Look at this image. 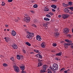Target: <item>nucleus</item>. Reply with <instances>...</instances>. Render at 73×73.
I'll use <instances>...</instances> for the list:
<instances>
[{
	"mask_svg": "<svg viewBox=\"0 0 73 73\" xmlns=\"http://www.w3.org/2000/svg\"><path fill=\"white\" fill-rule=\"evenodd\" d=\"M23 20L24 21L26 22L27 23H29L31 21V18L27 15H25V18Z\"/></svg>",
	"mask_w": 73,
	"mask_h": 73,
	"instance_id": "obj_1",
	"label": "nucleus"
},
{
	"mask_svg": "<svg viewBox=\"0 0 73 73\" xmlns=\"http://www.w3.org/2000/svg\"><path fill=\"white\" fill-rule=\"evenodd\" d=\"M27 33L29 34L27 35V37L28 38H29L30 39H32V38H33V37L34 36V33H30L28 32H27Z\"/></svg>",
	"mask_w": 73,
	"mask_h": 73,
	"instance_id": "obj_2",
	"label": "nucleus"
},
{
	"mask_svg": "<svg viewBox=\"0 0 73 73\" xmlns=\"http://www.w3.org/2000/svg\"><path fill=\"white\" fill-rule=\"evenodd\" d=\"M47 68L48 66L47 65H43V68L40 70V72L41 73H44L45 71H46V69H47Z\"/></svg>",
	"mask_w": 73,
	"mask_h": 73,
	"instance_id": "obj_3",
	"label": "nucleus"
},
{
	"mask_svg": "<svg viewBox=\"0 0 73 73\" xmlns=\"http://www.w3.org/2000/svg\"><path fill=\"white\" fill-rule=\"evenodd\" d=\"M53 67V69L55 70H57L58 69V64H54L52 65Z\"/></svg>",
	"mask_w": 73,
	"mask_h": 73,
	"instance_id": "obj_4",
	"label": "nucleus"
},
{
	"mask_svg": "<svg viewBox=\"0 0 73 73\" xmlns=\"http://www.w3.org/2000/svg\"><path fill=\"white\" fill-rule=\"evenodd\" d=\"M13 68L14 69V70L16 72H17L18 73L20 72V69H19V68L17 66H13Z\"/></svg>",
	"mask_w": 73,
	"mask_h": 73,
	"instance_id": "obj_5",
	"label": "nucleus"
},
{
	"mask_svg": "<svg viewBox=\"0 0 73 73\" xmlns=\"http://www.w3.org/2000/svg\"><path fill=\"white\" fill-rule=\"evenodd\" d=\"M69 15L68 14H64L62 15V16L63 17V19H65L69 17Z\"/></svg>",
	"mask_w": 73,
	"mask_h": 73,
	"instance_id": "obj_6",
	"label": "nucleus"
},
{
	"mask_svg": "<svg viewBox=\"0 0 73 73\" xmlns=\"http://www.w3.org/2000/svg\"><path fill=\"white\" fill-rule=\"evenodd\" d=\"M11 46L13 49H17V46L15 44H12L11 45Z\"/></svg>",
	"mask_w": 73,
	"mask_h": 73,
	"instance_id": "obj_7",
	"label": "nucleus"
},
{
	"mask_svg": "<svg viewBox=\"0 0 73 73\" xmlns=\"http://www.w3.org/2000/svg\"><path fill=\"white\" fill-rule=\"evenodd\" d=\"M60 34L59 33L57 32L56 33H54V36H55L56 38H57V37H58L60 36Z\"/></svg>",
	"mask_w": 73,
	"mask_h": 73,
	"instance_id": "obj_8",
	"label": "nucleus"
},
{
	"mask_svg": "<svg viewBox=\"0 0 73 73\" xmlns=\"http://www.w3.org/2000/svg\"><path fill=\"white\" fill-rule=\"evenodd\" d=\"M36 38L38 41H40L41 40V38L40 35H37L36 36Z\"/></svg>",
	"mask_w": 73,
	"mask_h": 73,
	"instance_id": "obj_9",
	"label": "nucleus"
},
{
	"mask_svg": "<svg viewBox=\"0 0 73 73\" xmlns=\"http://www.w3.org/2000/svg\"><path fill=\"white\" fill-rule=\"evenodd\" d=\"M69 29L66 28L64 30V32L65 33H68V32H69Z\"/></svg>",
	"mask_w": 73,
	"mask_h": 73,
	"instance_id": "obj_10",
	"label": "nucleus"
},
{
	"mask_svg": "<svg viewBox=\"0 0 73 73\" xmlns=\"http://www.w3.org/2000/svg\"><path fill=\"white\" fill-rule=\"evenodd\" d=\"M42 48H44L45 47V46H46V43L44 42H43L41 45Z\"/></svg>",
	"mask_w": 73,
	"mask_h": 73,
	"instance_id": "obj_11",
	"label": "nucleus"
},
{
	"mask_svg": "<svg viewBox=\"0 0 73 73\" xmlns=\"http://www.w3.org/2000/svg\"><path fill=\"white\" fill-rule=\"evenodd\" d=\"M11 34L13 36H15L16 35V33L15 31L12 30L11 31Z\"/></svg>",
	"mask_w": 73,
	"mask_h": 73,
	"instance_id": "obj_12",
	"label": "nucleus"
},
{
	"mask_svg": "<svg viewBox=\"0 0 73 73\" xmlns=\"http://www.w3.org/2000/svg\"><path fill=\"white\" fill-rule=\"evenodd\" d=\"M20 67L21 70H24L25 69V66H24V65L23 64H22L20 66Z\"/></svg>",
	"mask_w": 73,
	"mask_h": 73,
	"instance_id": "obj_13",
	"label": "nucleus"
},
{
	"mask_svg": "<svg viewBox=\"0 0 73 73\" xmlns=\"http://www.w3.org/2000/svg\"><path fill=\"white\" fill-rule=\"evenodd\" d=\"M5 40L6 42H9L11 41V39L8 38H5Z\"/></svg>",
	"mask_w": 73,
	"mask_h": 73,
	"instance_id": "obj_14",
	"label": "nucleus"
},
{
	"mask_svg": "<svg viewBox=\"0 0 73 73\" xmlns=\"http://www.w3.org/2000/svg\"><path fill=\"white\" fill-rule=\"evenodd\" d=\"M64 12H66V13H68L69 11V10L67 8L65 9L64 10Z\"/></svg>",
	"mask_w": 73,
	"mask_h": 73,
	"instance_id": "obj_15",
	"label": "nucleus"
},
{
	"mask_svg": "<svg viewBox=\"0 0 73 73\" xmlns=\"http://www.w3.org/2000/svg\"><path fill=\"white\" fill-rule=\"evenodd\" d=\"M51 7L52 8H53L54 9H56L57 8V6L55 5H52L51 6Z\"/></svg>",
	"mask_w": 73,
	"mask_h": 73,
	"instance_id": "obj_16",
	"label": "nucleus"
},
{
	"mask_svg": "<svg viewBox=\"0 0 73 73\" xmlns=\"http://www.w3.org/2000/svg\"><path fill=\"white\" fill-rule=\"evenodd\" d=\"M65 41L66 42H70V43L72 42L71 40H69L68 39H66L65 40Z\"/></svg>",
	"mask_w": 73,
	"mask_h": 73,
	"instance_id": "obj_17",
	"label": "nucleus"
},
{
	"mask_svg": "<svg viewBox=\"0 0 73 73\" xmlns=\"http://www.w3.org/2000/svg\"><path fill=\"white\" fill-rule=\"evenodd\" d=\"M52 45L54 47H55L57 45V44L55 42L53 43H52Z\"/></svg>",
	"mask_w": 73,
	"mask_h": 73,
	"instance_id": "obj_18",
	"label": "nucleus"
},
{
	"mask_svg": "<svg viewBox=\"0 0 73 73\" xmlns=\"http://www.w3.org/2000/svg\"><path fill=\"white\" fill-rule=\"evenodd\" d=\"M44 20L45 21H49V20H50V19L48 18H44Z\"/></svg>",
	"mask_w": 73,
	"mask_h": 73,
	"instance_id": "obj_19",
	"label": "nucleus"
},
{
	"mask_svg": "<svg viewBox=\"0 0 73 73\" xmlns=\"http://www.w3.org/2000/svg\"><path fill=\"white\" fill-rule=\"evenodd\" d=\"M47 72L48 73H52V71L49 69H48L47 70Z\"/></svg>",
	"mask_w": 73,
	"mask_h": 73,
	"instance_id": "obj_20",
	"label": "nucleus"
},
{
	"mask_svg": "<svg viewBox=\"0 0 73 73\" xmlns=\"http://www.w3.org/2000/svg\"><path fill=\"white\" fill-rule=\"evenodd\" d=\"M43 25L44 27H48V24L46 23L43 24Z\"/></svg>",
	"mask_w": 73,
	"mask_h": 73,
	"instance_id": "obj_21",
	"label": "nucleus"
},
{
	"mask_svg": "<svg viewBox=\"0 0 73 73\" xmlns=\"http://www.w3.org/2000/svg\"><path fill=\"white\" fill-rule=\"evenodd\" d=\"M3 66H4V67H7L8 66V64L6 63H3Z\"/></svg>",
	"mask_w": 73,
	"mask_h": 73,
	"instance_id": "obj_22",
	"label": "nucleus"
},
{
	"mask_svg": "<svg viewBox=\"0 0 73 73\" xmlns=\"http://www.w3.org/2000/svg\"><path fill=\"white\" fill-rule=\"evenodd\" d=\"M26 44H27V45H28V46H31V44H30L29 42H25Z\"/></svg>",
	"mask_w": 73,
	"mask_h": 73,
	"instance_id": "obj_23",
	"label": "nucleus"
},
{
	"mask_svg": "<svg viewBox=\"0 0 73 73\" xmlns=\"http://www.w3.org/2000/svg\"><path fill=\"white\" fill-rule=\"evenodd\" d=\"M17 59H18V60H20V55H17Z\"/></svg>",
	"mask_w": 73,
	"mask_h": 73,
	"instance_id": "obj_24",
	"label": "nucleus"
},
{
	"mask_svg": "<svg viewBox=\"0 0 73 73\" xmlns=\"http://www.w3.org/2000/svg\"><path fill=\"white\" fill-rule=\"evenodd\" d=\"M62 5L63 6H64V7H67V6L68 5L67 4H65L64 3H63Z\"/></svg>",
	"mask_w": 73,
	"mask_h": 73,
	"instance_id": "obj_25",
	"label": "nucleus"
},
{
	"mask_svg": "<svg viewBox=\"0 0 73 73\" xmlns=\"http://www.w3.org/2000/svg\"><path fill=\"white\" fill-rule=\"evenodd\" d=\"M42 63L40 62H39L38 63V66H42Z\"/></svg>",
	"mask_w": 73,
	"mask_h": 73,
	"instance_id": "obj_26",
	"label": "nucleus"
},
{
	"mask_svg": "<svg viewBox=\"0 0 73 73\" xmlns=\"http://www.w3.org/2000/svg\"><path fill=\"white\" fill-rule=\"evenodd\" d=\"M38 7V6L37 4H35L33 6V7H34V8H37Z\"/></svg>",
	"mask_w": 73,
	"mask_h": 73,
	"instance_id": "obj_27",
	"label": "nucleus"
},
{
	"mask_svg": "<svg viewBox=\"0 0 73 73\" xmlns=\"http://www.w3.org/2000/svg\"><path fill=\"white\" fill-rule=\"evenodd\" d=\"M20 19L19 17L17 18V19H16L17 20H16V21L17 22H18L20 20Z\"/></svg>",
	"mask_w": 73,
	"mask_h": 73,
	"instance_id": "obj_28",
	"label": "nucleus"
},
{
	"mask_svg": "<svg viewBox=\"0 0 73 73\" xmlns=\"http://www.w3.org/2000/svg\"><path fill=\"white\" fill-rule=\"evenodd\" d=\"M69 13H70V14H71V15L73 14V11H69Z\"/></svg>",
	"mask_w": 73,
	"mask_h": 73,
	"instance_id": "obj_29",
	"label": "nucleus"
},
{
	"mask_svg": "<svg viewBox=\"0 0 73 73\" xmlns=\"http://www.w3.org/2000/svg\"><path fill=\"white\" fill-rule=\"evenodd\" d=\"M67 37H68L70 38H72V35L70 34H68L67 35Z\"/></svg>",
	"mask_w": 73,
	"mask_h": 73,
	"instance_id": "obj_30",
	"label": "nucleus"
},
{
	"mask_svg": "<svg viewBox=\"0 0 73 73\" xmlns=\"http://www.w3.org/2000/svg\"><path fill=\"white\" fill-rule=\"evenodd\" d=\"M34 23H37V21L36 19H35L34 20Z\"/></svg>",
	"mask_w": 73,
	"mask_h": 73,
	"instance_id": "obj_31",
	"label": "nucleus"
},
{
	"mask_svg": "<svg viewBox=\"0 0 73 73\" xmlns=\"http://www.w3.org/2000/svg\"><path fill=\"white\" fill-rule=\"evenodd\" d=\"M69 9H70L72 11H73V7H70L69 8Z\"/></svg>",
	"mask_w": 73,
	"mask_h": 73,
	"instance_id": "obj_32",
	"label": "nucleus"
},
{
	"mask_svg": "<svg viewBox=\"0 0 73 73\" xmlns=\"http://www.w3.org/2000/svg\"><path fill=\"white\" fill-rule=\"evenodd\" d=\"M34 52H36V53H39V51H38V50H34Z\"/></svg>",
	"mask_w": 73,
	"mask_h": 73,
	"instance_id": "obj_33",
	"label": "nucleus"
},
{
	"mask_svg": "<svg viewBox=\"0 0 73 73\" xmlns=\"http://www.w3.org/2000/svg\"><path fill=\"white\" fill-rule=\"evenodd\" d=\"M61 54H62V52H60L59 53L57 54L56 55H61Z\"/></svg>",
	"mask_w": 73,
	"mask_h": 73,
	"instance_id": "obj_34",
	"label": "nucleus"
},
{
	"mask_svg": "<svg viewBox=\"0 0 73 73\" xmlns=\"http://www.w3.org/2000/svg\"><path fill=\"white\" fill-rule=\"evenodd\" d=\"M64 45H70V44L68 43H64Z\"/></svg>",
	"mask_w": 73,
	"mask_h": 73,
	"instance_id": "obj_35",
	"label": "nucleus"
},
{
	"mask_svg": "<svg viewBox=\"0 0 73 73\" xmlns=\"http://www.w3.org/2000/svg\"><path fill=\"white\" fill-rule=\"evenodd\" d=\"M2 6H4V5H5V3L3 2V1L2 2Z\"/></svg>",
	"mask_w": 73,
	"mask_h": 73,
	"instance_id": "obj_36",
	"label": "nucleus"
},
{
	"mask_svg": "<svg viewBox=\"0 0 73 73\" xmlns=\"http://www.w3.org/2000/svg\"><path fill=\"white\" fill-rule=\"evenodd\" d=\"M64 70H65L64 68H62L61 69L60 71H61V72H63V71H64Z\"/></svg>",
	"mask_w": 73,
	"mask_h": 73,
	"instance_id": "obj_37",
	"label": "nucleus"
},
{
	"mask_svg": "<svg viewBox=\"0 0 73 73\" xmlns=\"http://www.w3.org/2000/svg\"><path fill=\"white\" fill-rule=\"evenodd\" d=\"M32 27H35V28H36V27H36V25H35V24H33L32 25Z\"/></svg>",
	"mask_w": 73,
	"mask_h": 73,
	"instance_id": "obj_38",
	"label": "nucleus"
},
{
	"mask_svg": "<svg viewBox=\"0 0 73 73\" xmlns=\"http://www.w3.org/2000/svg\"><path fill=\"white\" fill-rule=\"evenodd\" d=\"M46 17H51L48 14H46Z\"/></svg>",
	"mask_w": 73,
	"mask_h": 73,
	"instance_id": "obj_39",
	"label": "nucleus"
},
{
	"mask_svg": "<svg viewBox=\"0 0 73 73\" xmlns=\"http://www.w3.org/2000/svg\"><path fill=\"white\" fill-rule=\"evenodd\" d=\"M68 4L70 5H72V3L71 2H70L68 3Z\"/></svg>",
	"mask_w": 73,
	"mask_h": 73,
	"instance_id": "obj_40",
	"label": "nucleus"
},
{
	"mask_svg": "<svg viewBox=\"0 0 73 73\" xmlns=\"http://www.w3.org/2000/svg\"><path fill=\"white\" fill-rule=\"evenodd\" d=\"M49 9H48L47 8H45V11H49Z\"/></svg>",
	"mask_w": 73,
	"mask_h": 73,
	"instance_id": "obj_41",
	"label": "nucleus"
},
{
	"mask_svg": "<svg viewBox=\"0 0 73 73\" xmlns=\"http://www.w3.org/2000/svg\"><path fill=\"white\" fill-rule=\"evenodd\" d=\"M10 59L12 61H14V59H13V57H12L11 58H10Z\"/></svg>",
	"mask_w": 73,
	"mask_h": 73,
	"instance_id": "obj_42",
	"label": "nucleus"
},
{
	"mask_svg": "<svg viewBox=\"0 0 73 73\" xmlns=\"http://www.w3.org/2000/svg\"><path fill=\"white\" fill-rule=\"evenodd\" d=\"M38 57L40 58H42V56H41V55H39Z\"/></svg>",
	"mask_w": 73,
	"mask_h": 73,
	"instance_id": "obj_43",
	"label": "nucleus"
},
{
	"mask_svg": "<svg viewBox=\"0 0 73 73\" xmlns=\"http://www.w3.org/2000/svg\"><path fill=\"white\" fill-rule=\"evenodd\" d=\"M48 14H49V15H50L51 16H52V15H53V14H52V13L50 12L48 13Z\"/></svg>",
	"mask_w": 73,
	"mask_h": 73,
	"instance_id": "obj_44",
	"label": "nucleus"
},
{
	"mask_svg": "<svg viewBox=\"0 0 73 73\" xmlns=\"http://www.w3.org/2000/svg\"><path fill=\"white\" fill-rule=\"evenodd\" d=\"M21 73H26V72L22 70L21 71Z\"/></svg>",
	"mask_w": 73,
	"mask_h": 73,
	"instance_id": "obj_45",
	"label": "nucleus"
},
{
	"mask_svg": "<svg viewBox=\"0 0 73 73\" xmlns=\"http://www.w3.org/2000/svg\"><path fill=\"white\" fill-rule=\"evenodd\" d=\"M13 1V0H8V2H9V3L10 2H12Z\"/></svg>",
	"mask_w": 73,
	"mask_h": 73,
	"instance_id": "obj_46",
	"label": "nucleus"
},
{
	"mask_svg": "<svg viewBox=\"0 0 73 73\" xmlns=\"http://www.w3.org/2000/svg\"><path fill=\"white\" fill-rule=\"evenodd\" d=\"M23 52L25 54L26 53V52H25V50H24V49H23Z\"/></svg>",
	"mask_w": 73,
	"mask_h": 73,
	"instance_id": "obj_47",
	"label": "nucleus"
},
{
	"mask_svg": "<svg viewBox=\"0 0 73 73\" xmlns=\"http://www.w3.org/2000/svg\"><path fill=\"white\" fill-rule=\"evenodd\" d=\"M69 44H70V45L71 46H72V47H73V43H72V44L69 43Z\"/></svg>",
	"mask_w": 73,
	"mask_h": 73,
	"instance_id": "obj_48",
	"label": "nucleus"
},
{
	"mask_svg": "<svg viewBox=\"0 0 73 73\" xmlns=\"http://www.w3.org/2000/svg\"><path fill=\"white\" fill-rule=\"evenodd\" d=\"M52 12H55V11H56V10L54 9H52Z\"/></svg>",
	"mask_w": 73,
	"mask_h": 73,
	"instance_id": "obj_49",
	"label": "nucleus"
},
{
	"mask_svg": "<svg viewBox=\"0 0 73 73\" xmlns=\"http://www.w3.org/2000/svg\"><path fill=\"white\" fill-rule=\"evenodd\" d=\"M31 12H32V13H35V11H31Z\"/></svg>",
	"mask_w": 73,
	"mask_h": 73,
	"instance_id": "obj_50",
	"label": "nucleus"
},
{
	"mask_svg": "<svg viewBox=\"0 0 73 73\" xmlns=\"http://www.w3.org/2000/svg\"><path fill=\"white\" fill-rule=\"evenodd\" d=\"M42 61V60H40V59H38V61L39 62H41V61Z\"/></svg>",
	"mask_w": 73,
	"mask_h": 73,
	"instance_id": "obj_51",
	"label": "nucleus"
},
{
	"mask_svg": "<svg viewBox=\"0 0 73 73\" xmlns=\"http://www.w3.org/2000/svg\"><path fill=\"white\" fill-rule=\"evenodd\" d=\"M5 27H7V28H8V25H5Z\"/></svg>",
	"mask_w": 73,
	"mask_h": 73,
	"instance_id": "obj_52",
	"label": "nucleus"
},
{
	"mask_svg": "<svg viewBox=\"0 0 73 73\" xmlns=\"http://www.w3.org/2000/svg\"><path fill=\"white\" fill-rule=\"evenodd\" d=\"M64 72V73H68V71H65Z\"/></svg>",
	"mask_w": 73,
	"mask_h": 73,
	"instance_id": "obj_53",
	"label": "nucleus"
},
{
	"mask_svg": "<svg viewBox=\"0 0 73 73\" xmlns=\"http://www.w3.org/2000/svg\"><path fill=\"white\" fill-rule=\"evenodd\" d=\"M51 1H57V0H51Z\"/></svg>",
	"mask_w": 73,
	"mask_h": 73,
	"instance_id": "obj_54",
	"label": "nucleus"
},
{
	"mask_svg": "<svg viewBox=\"0 0 73 73\" xmlns=\"http://www.w3.org/2000/svg\"><path fill=\"white\" fill-rule=\"evenodd\" d=\"M51 52H53V53H54L55 52V50H52Z\"/></svg>",
	"mask_w": 73,
	"mask_h": 73,
	"instance_id": "obj_55",
	"label": "nucleus"
},
{
	"mask_svg": "<svg viewBox=\"0 0 73 73\" xmlns=\"http://www.w3.org/2000/svg\"><path fill=\"white\" fill-rule=\"evenodd\" d=\"M55 60H58V58H55Z\"/></svg>",
	"mask_w": 73,
	"mask_h": 73,
	"instance_id": "obj_56",
	"label": "nucleus"
},
{
	"mask_svg": "<svg viewBox=\"0 0 73 73\" xmlns=\"http://www.w3.org/2000/svg\"><path fill=\"white\" fill-rule=\"evenodd\" d=\"M34 53L33 52H31L30 53V54H33Z\"/></svg>",
	"mask_w": 73,
	"mask_h": 73,
	"instance_id": "obj_57",
	"label": "nucleus"
},
{
	"mask_svg": "<svg viewBox=\"0 0 73 73\" xmlns=\"http://www.w3.org/2000/svg\"><path fill=\"white\" fill-rule=\"evenodd\" d=\"M61 15H59L58 16V17H61Z\"/></svg>",
	"mask_w": 73,
	"mask_h": 73,
	"instance_id": "obj_58",
	"label": "nucleus"
},
{
	"mask_svg": "<svg viewBox=\"0 0 73 73\" xmlns=\"http://www.w3.org/2000/svg\"><path fill=\"white\" fill-rule=\"evenodd\" d=\"M4 31L5 32V31H6V29H4Z\"/></svg>",
	"mask_w": 73,
	"mask_h": 73,
	"instance_id": "obj_59",
	"label": "nucleus"
},
{
	"mask_svg": "<svg viewBox=\"0 0 73 73\" xmlns=\"http://www.w3.org/2000/svg\"><path fill=\"white\" fill-rule=\"evenodd\" d=\"M31 3H34V1H31Z\"/></svg>",
	"mask_w": 73,
	"mask_h": 73,
	"instance_id": "obj_60",
	"label": "nucleus"
},
{
	"mask_svg": "<svg viewBox=\"0 0 73 73\" xmlns=\"http://www.w3.org/2000/svg\"><path fill=\"white\" fill-rule=\"evenodd\" d=\"M36 55H41V54H36Z\"/></svg>",
	"mask_w": 73,
	"mask_h": 73,
	"instance_id": "obj_61",
	"label": "nucleus"
},
{
	"mask_svg": "<svg viewBox=\"0 0 73 73\" xmlns=\"http://www.w3.org/2000/svg\"><path fill=\"white\" fill-rule=\"evenodd\" d=\"M7 31H9V29H7Z\"/></svg>",
	"mask_w": 73,
	"mask_h": 73,
	"instance_id": "obj_62",
	"label": "nucleus"
},
{
	"mask_svg": "<svg viewBox=\"0 0 73 73\" xmlns=\"http://www.w3.org/2000/svg\"><path fill=\"white\" fill-rule=\"evenodd\" d=\"M37 57H38V55H37Z\"/></svg>",
	"mask_w": 73,
	"mask_h": 73,
	"instance_id": "obj_63",
	"label": "nucleus"
},
{
	"mask_svg": "<svg viewBox=\"0 0 73 73\" xmlns=\"http://www.w3.org/2000/svg\"><path fill=\"white\" fill-rule=\"evenodd\" d=\"M68 46H66V48H68Z\"/></svg>",
	"mask_w": 73,
	"mask_h": 73,
	"instance_id": "obj_64",
	"label": "nucleus"
}]
</instances>
